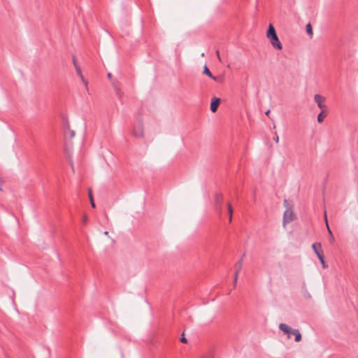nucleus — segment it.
Returning <instances> with one entry per match:
<instances>
[{
    "label": "nucleus",
    "mask_w": 358,
    "mask_h": 358,
    "mask_svg": "<svg viewBox=\"0 0 358 358\" xmlns=\"http://www.w3.org/2000/svg\"><path fill=\"white\" fill-rule=\"evenodd\" d=\"M266 36L269 39L272 46L274 48L278 50H281L282 48V44L276 34L275 28L272 24H270L268 27V29L266 33Z\"/></svg>",
    "instance_id": "obj_1"
},
{
    "label": "nucleus",
    "mask_w": 358,
    "mask_h": 358,
    "mask_svg": "<svg viewBox=\"0 0 358 358\" xmlns=\"http://www.w3.org/2000/svg\"><path fill=\"white\" fill-rule=\"evenodd\" d=\"M279 329L287 335L288 338H290V334H293L295 336L294 340L296 342H299L301 340V334L298 329H292L283 323L279 324Z\"/></svg>",
    "instance_id": "obj_2"
},
{
    "label": "nucleus",
    "mask_w": 358,
    "mask_h": 358,
    "mask_svg": "<svg viewBox=\"0 0 358 358\" xmlns=\"http://www.w3.org/2000/svg\"><path fill=\"white\" fill-rule=\"evenodd\" d=\"M131 134L136 138L143 137V126L142 122H139L136 126L134 127Z\"/></svg>",
    "instance_id": "obj_3"
},
{
    "label": "nucleus",
    "mask_w": 358,
    "mask_h": 358,
    "mask_svg": "<svg viewBox=\"0 0 358 358\" xmlns=\"http://www.w3.org/2000/svg\"><path fill=\"white\" fill-rule=\"evenodd\" d=\"M294 213L290 208H287L283 215V225L285 226L287 223L292 222L294 220Z\"/></svg>",
    "instance_id": "obj_4"
},
{
    "label": "nucleus",
    "mask_w": 358,
    "mask_h": 358,
    "mask_svg": "<svg viewBox=\"0 0 358 358\" xmlns=\"http://www.w3.org/2000/svg\"><path fill=\"white\" fill-rule=\"evenodd\" d=\"M314 100L316 102L318 108L321 110H324L326 109V106L324 104L325 101V98L320 94H315L314 96Z\"/></svg>",
    "instance_id": "obj_5"
},
{
    "label": "nucleus",
    "mask_w": 358,
    "mask_h": 358,
    "mask_svg": "<svg viewBox=\"0 0 358 358\" xmlns=\"http://www.w3.org/2000/svg\"><path fill=\"white\" fill-rule=\"evenodd\" d=\"M215 202L216 205V209L221 215L222 213V195L221 194H216L215 196Z\"/></svg>",
    "instance_id": "obj_6"
},
{
    "label": "nucleus",
    "mask_w": 358,
    "mask_h": 358,
    "mask_svg": "<svg viewBox=\"0 0 358 358\" xmlns=\"http://www.w3.org/2000/svg\"><path fill=\"white\" fill-rule=\"evenodd\" d=\"M312 248L314 250L315 253L317 255L319 259H322L321 256H322V245L320 243H315L312 245Z\"/></svg>",
    "instance_id": "obj_7"
},
{
    "label": "nucleus",
    "mask_w": 358,
    "mask_h": 358,
    "mask_svg": "<svg viewBox=\"0 0 358 358\" xmlns=\"http://www.w3.org/2000/svg\"><path fill=\"white\" fill-rule=\"evenodd\" d=\"M220 102V99L219 98H213L212 99L211 103H210V110L212 112L215 113L217 111V108L219 106Z\"/></svg>",
    "instance_id": "obj_8"
},
{
    "label": "nucleus",
    "mask_w": 358,
    "mask_h": 358,
    "mask_svg": "<svg viewBox=\"0 0 358 358\" xmlns=\"http://www.w3.org/2000/svg\"><path fill=\"white\" fill-rule=\"evenodd\" d=\"M324 220H325V222H326V225H327V230H328V233H329V241L330 243H334V241H335V238L334 237V235L329 227V224H328V222H327V214H326V211H324Z\"/></svg>",
    "instance_id": "obj_9"
},
{
    "label": "nucleus",
    "mask_w": 358,
    "mask_h": 358,
    "mask_svg": "<svg viewBox=\"0 0 358 358\" xmlns=\"http://www.w3.org/2000/svg\"><path fill=\"white\" fill-rule=\"evenodd\" d=\"M203 73L206 74L207 76L210 77L213 80L217 81V78L215 76H213L210 70L208 69V66L206 65L204 66Z\"/></svg>",
    "instance_id": "obj_10"
},
{
    "label": "nucleus",
    "mask_w": 358,
    "mask_h": 358,
    "mask_svg": "<svg viewBox=\"0 0 358 358\" xmlns=\"http://www.w3.org/2000/svg\"><path fill=\"white\" fill-rule=\"evenodd\" d=\"M76 73L79 76V77L80 78L81 80L83 81V83L85 85V86L87 85V82L85 80L83 74H82V72H81V69L80 68L79 66H76Z\"/></svg>",
    "instance_id": "obj_11"
},
{
    "label": "nucleus",
    "mask_w": 358,
    "mask_h": 358,
    "mask_svg": "<svg viewBox=\"0 0 358 358\" xmlns=\"http://www.w3.org/2000/svg\"><path fill=\"white\" fill-rule=\"evenodd\" d=\"M88 194H89V199L90 200V203H91V206L92 208H95V203L94 201V199H93V196H92V190L90 189L88 190Z\"/></svg>",
    "instance_id": "obj_12"
},
{
    "label": "nucleus",
    "mask_w": 358,
    "mask_h": 358,
    "mask_svg": "<svg viewBox=\"0 0 358 358\" xmlns=\"http://www.w3.org/2000/svg\"><path fill=\"white\" fill-rule=\"evenodd\" d=\"M306 32L307 34L312 36L313 33V29H312V26L310 23H308L306 26Z\"/></svg>",
    "instance_id": "obj_13"
},
{
    "label": "nucleus",
    "mask_w": 358,
    "mask_h": 358,
    "mask_svg": "<svg viewBox=\"0 0 358 358\" xmlns=\"http://www.w3.org/2000/svg\"><path fill=\"white\" fill-rule=\"evenodd\" d=\"M325 116H326V115L324 114V110H322V111L317 115L318 122H320V123L322 122Z\"/></svg>",
    "instance_id": "obj_14"
},
{
    "label": "nucleus",
    "mask_w": 358,
    "mask_h": 358,
    "mask_svg": "<svg viewBox=\"0 0 358 358\" xmlns=\"http://www.w3.org/2000/svg\"><path fill=\"white\" fill-rule=\"evenodd\" d=\"M242 265H243V263H242V259L238 261L236 264V273H239V272L241 271V268H242Z\"/></svg>",
    "instance_id": "obj_15"
},
{
    "label": "nucleus",
    "mask_w": 358,
    "mask_h": 358,
    "mask_svg": "<svg viewBox=\"0 0 358 358\" xmlns=\"http://www.w3.org/2000/svg\"><path fill=\"white\" fill-rule=\"evenodd\" d=\"M238 273H235V274H234V281H233V286H234V288H236V287L237 280H238Z\"/></svg>",
    "instance_id": "obj_16"
},
{
    "label": "nucleus",
    "mask_w": 358,
    "mask_h": 358,
    "mask_svg": "<svg viewBox=\"0 0 358 358\" xmlns=\"http://www.w3.org/2000/svg\"><path fill=\"white\" fill-rule=\"evenodd\" d=\"M303 287L304 289V296L306 297V298H310V294L307 292V289H306V285L303 283Z\"/></svg>",
    "instance_id": "obj_17"
},
{
    "label": "nucleus",
    "mask_w": 358,
    "mask_h": 358,
    "mask_svg": "<svg viewBox=\"0 0 358 358\" xmlns=\"http://www.w3.org/2000/svg\"><path fill=\"white\" fill-rule=\"evenodd\" d=\"M228 212H229V215H233V208L230 203H228Z\"/></svg>",
    "instance_id": "obj_18"
},
{
    "label": "nucleus",
    "mask_w": 358,
    "mask_h": 358,
    "mask_svg": "<svg viewBox=\"0 0 358 358\" xmlns=\"http://www.w3.org/2000/svg\"><path fill=\"white\" fill-rule=\"evenodd\" d=\"M87 220H88V217H87V215H84L83 217V219H82V222L84 224H86L87 222Z\"/></svg>",
    "instance_id": "obj_19"
},
{
    "label": "nucleus",
    "mask_w": 358,
    "mask_h": 358,
    "mask_svg": "<svg viewBox=\"0 0 358 358\" xmlns=\"http://www.w3.org/2000/svg\"><path fill=\"white\" fill-rule=\"evenodd\" d=\"M180 341L183 343H186L187 342L186 338L184 336V334L181 335Z\"/></svg>",
    "instance_id": "obj_20"
},
{
    "label": "nucleus",
    "mask_w": 358,
    "mask_h": 358,
    "mask_svg": "<svg viewBox=\"0 0 358 358\" xmlns=\"http://www.w3.org/2000/svg\"><path fill=\"white\" fill-rule=\"evenodd\" d=\"M68 134L69 135L70 138H73V137H74V136H75V132H74V131H73V130H69V131H68Z\"/></svg>",
    "instance_id": "obj_21"
},
{
    "label": "nucleus",
    "mask_w": 358,
    "mask_h": 358,
    "mask_svg": "<svg viewBox=\"0 0 358 358\" xmlns=\"http://www.w3.org/2000/svg\"><path fill=\"white\" fill-rule=\"evenodd\" d=\"M321 258H322V259H320V261L322 263L323 268H326L327 266L325 264V262H324V256L323 255L321 256Z\"/></svg>",
    "instance_id": "obj_22"
},
{
    "label": "nucleus",
    "mask_w": 358,
    "mask_h": 358,
    "mask_svg": "<svg viewBox=\"0 0 358 358\" xmlns=\"http://www.w3.org/2000/svg\"><path fill=\"white\" fill-rule=\"evenodd\" d=\"M273 141H275L276 143L279 142V137H278L277 133H275V136L273 137Z\"/></svg>",
    "instance_id": "obj_23"
},
{
    "label": "nucleus",
    "mask_w": 358,
    "mask_h": 358,
    "mask_svg": "<svg viewBox=\"0 0 358 358\" xmlns=\"http://www.w3.org/2000/svg\"><path fill=\"white\" fill-rule=\"evenodd\" d=\"M216 55H217V59H219V61H220V62H222V59H221V57H220L219 50H217V51H216Z\"/></svg>",
    "instance_id": "obj_24"
},
{
    "label": "nucleus",
    "mask_w": 358,
    "mask_h": 358,
    "mask_svg": "<svg viewBox=\"0 0 358 358\" xmlns=\"http://www.w3.org/2000/svg\"><path fill=\"white\" fill-rule=\"evenodd\" d=\"M73 62L75 68L76 67V66H78V64H77L76 59L74 57L73 58Z\"/></svg>",
    "instance_id": "obj_25"
},
{
    "label": "nucleus",
    "mask_w": 358,
    "mask_h": 358,
    "mask_svg": "<svg viewBox=\"0 0 358 358\" xmlns=\"http://www.w3.org/2000/svg\"><path fill=\"white\" fill-rule=\"evenodd\" d=\"M3 183V181L2 180V178L0 177V191H2V188H1V186Z\"/></svg>",
    "instance_id": "obj_26"
},
{
    "label": "nucleus",
    "mask_w": 358,
    "mask_h": 358,
    "mask_svg": "<svg viewBox=\"0 0 358 358\" xmlns=\"http://www.w3.org/2000/svg\"><path fill=\"white\" fill-rule=\"evenodd\" d=\"M116 94L119 97H121V92L120 90H116Z\"/></svg>",
    "instance_id": "obj_27"
},
{
    "label": "nucleus",
    "mask_w": 358,
    "mask_h": 358,
    "mask_svg": "<svg viewBox=\"0 0 358 358\" xmlns=\"http://www.w3.org/2000/svg\"><path fill=\"white\" fill-rule=\"evenodd\" d=\"M265 113L266 115H268L270 113V110H268Z\"/></svg>",
    "instance_id": "obj_28"
},
{
    "label": "nucleus",
    "mask_w": 358,
    "mask_h": 358,
    "mask_svg": "<svg viewBox=\"0 0 358 358\" xmlns=\"http://www.w3.org/2000/svg\"><path fill=\"white\" fill-rule=\"evenodd\" d=\"M284 204H285V206H287V200H285V201H284Z\"/></svg>",
    "instance_id": "obj_29"
},
{
    "label": "nucleus",
    "mask_w": 358,
    "mask_h": 358,
    "mask_svg": "<svg viewBox=\"0 0 358 358\" xmlns=\"http://www.w3.org/2000/svg\"><path fill=\"white\" fill-rule=\"evenodd\" d=\"M229 222H231L232 221V215H229Z\"/></svg>",
    "instance_id": "obj_30"
},
{
    "label": "nucleus",
    "mask_w": 358,
    "mask_h": 358,
    "mask_svg": "<svg viewBox=\"0 0 358 358\" xmlns=\"http://www.w3.org/2000/svg\"><path fill=\"white\" fill-rule=\"evenodd\" d=\"M108 78H110V77H111V73H108Z\"/></svg>",
    "instance_id": "obj_31"
},
{
    "label": "nucleus",
    "mask_w": 358,
    "mask_h": 358,
    "mask_svg": "<svg viewBox=\"0 0 358 358\" xmlns=\"http://www.w3.org/2000/svg\"><path fill=\"white\" fill-rule=\"evenodd\" d=\"M104 234L106 235V236H108V231H105Z\"/></svg>",
    "instance_id": "obj_32"
},
{
    "label": "nucleus",
    "mask_w": 358,
    "mask_h": 358,
    "mask_svg": "<svg viewBox=\"0 0 358 358\" xmlns=\"http://www.w3.org/2000/svg\"><path fill=\"white\" fill-rule=\"evenodd\" d=\"M210 358H211V357H210Z\"/></svg>",
    "instance_id": "obj_33"
}]
</instances>
